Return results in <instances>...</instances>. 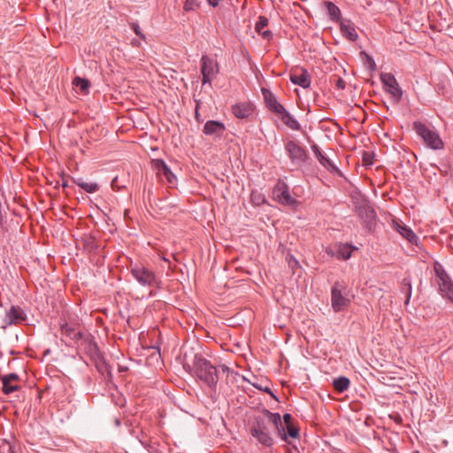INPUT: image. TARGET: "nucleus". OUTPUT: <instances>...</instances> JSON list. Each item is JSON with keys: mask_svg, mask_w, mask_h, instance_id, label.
<instances>
[{"mask_svg": "<svg viewBox=\"0 0 453 453\" xmlns=\"http://www.w3.org/2000/svg\"><path fill=\"white\" fill-rule=\"evenodd\" d=\"M184 369L197 380L203 381L211 388H215L220 373H228L230 369L226 365L214 366L211 361L201 354H196L190 364L184 355Z\"/></svg>", "mask_w": 453, "mask_h": 453, "instance_id": "obj_1", "label": "nucleus"}, {"mask_svg": "<svg viewBox=\"0 0 453 453\" xmlns=\"http://www.w3.org/2000/svg\"><path fill=\"white\" fill-rule=\"evenodd\" d=\"M269 418L266 416H257L254 418L250 426V434L261 444L270 447L273 444V439L269 433Z\"/></svg>", "mask_w": 453, "mask_h": 453, "instance_id": "obj_2", "label": "nucleus"}, {"mask_svg": "<svg viewBox=\"0 0 453 453\" xmlns=\"http://www.w3.org/2000/svg\"><path fill=\"white\" fill-rule=\"evenodd\" d=\"M413 129L418 136L422 138L426 145L432 150H442L444 142L441 139L439 134L429 128L426 124L419 121L413 123Z\"/></svg>", "mask_w": 453, "mask_h": 453, "instance_id": "obj_3", "label": "nucleus"}, {"mask_svg": "<svg viewBox=\"0 0 453 453\" xmlns=\"http://www.w3.org/2000/svg\"><path fill=\"white\" fill-rule=\"evenodd\" d=\"M350 303V298L346 285L335 281L331 288V304L334 312L343 311Z\"/></svg>", "mask_w": 453, "mask_h": 453, "instance_id": "obj_4", "label": "nucleus"}, {"mask_svg": "<svg viewBox=\"0 0 453 453\" xmlns=\"http://www.w3.org/2000/svg\"><path fill=\"white\" fill-rule=\"evenodd\" d=\"M131 274L139 284L150 288H159L160 280L157 278L155 273L149 268L135 264L131 267Z\"/></svg>", "mask_w": 453, "mask_h": 453, "instance_id": "obj_5", "label": "nucleus"}, {"mask_svg": "<svg viewBox=\"0 0 453 453\" xmlns=\"http://www.w3.org/2000/svg\"><path fill=\"white\" fill-rule=\"evenodd\" d=\"M440 293L453 303V281L441 265H434Z\"/></svg>", "mask_w": 453, "mask_h": 453, "instance_id": "obj_6", "label": "nucleus"}, {"mask_svg": "<svg viewBox=\"0 0 453 453\" xmlns=\"http://www.w3.org/2000/svg\"><path fill=\"white\" fill-rule=\"evenodd\" d=\"M285 150L291 164L296 168L302 166L309 157L306 150L294 140H289L285 143Z\"/></svg>", "mask_w": 453, "mask_h": 453, "instance_id": "obj_7", "label": "nucleus"}, {"mask_svg": "<svg viewBox=\"0 0 453 453\" xmlns=\"http://www.w3.org/2000/svg\"><path fill=\"white\" fill-rule=\"evenodd\" d=\"M61 332L64 335L69 337L74 341H83V343L87 345L88 350L91 355L96 354L98 351L97 345L89 337H85L81 331H77L75 326L68 323L61 325Z\"/></svg>", "mask_w": 453, "mask_h": 453, "instance_id": "obj_8", "label": "nucleus"}, {"mask_svg": "<svg viewBox=\"0 0 453 453\" xmlns=\"http://www.w3.org/2000/svg\"><path fill=\"white\" fill-rule=\"evenodd\" d=\"M263 414L269 418V421L273 425L280 437L284 441H287L285 426L293 424L292 416L288 413H285L281 418L279 413H273L268 410H264Z\"/></svg>", "mask_w": 453, "mask_h": 453, "instance_id": "obj_9", "label": "nucleus"}, {"mask_svg": "<svg viewBox=\"0 0 453 453\" xmlns=\"http://www.w3.org/2000/svg\"><path fill=\"white\" fill-rule=\"evenodd\" d=\"M201 73L203 75V85L208 83L211 84V80L216 77L219 73V65L217 61L203 55L201 58Z\"/></svg>", "mask_w": 453, "mask_h": 453, "instance_id": "obj_10", "label": "nucleus"}, {"mask_svg": "<svg viewBox=\"0 0 453 453\" xmlns=\"http://www.w3.org/2000/svg\"><path fill=\"white\" fill-rule=\"evenodd\" d=\"M380 80L386 92L390 94L396 102H399L402 98L403 91L395 76L390 73H384L380 74Z\"/></svg>", "mask_w": 453, "mask_h": 453, "instance_id": "obj_11", "label": "nucleus"}, {"mask_svg": "<svg viewBox=\"0 0 453 453\" xmlns=\"http://www.w3.org/2000/svg\"><path fill=\"white\" fill-rule=\"evenodd\" d=\"M152 167L159 178H165L168 184L174 185L176 183V176L162 159H153L151 161Z\"/></svg>", "mask_w": 453, "mask_h": 453, "instance_id": "obj_12", "label": "nucleus"}, {"mask_svg": "<svg viewBox=\"0 0 453 453\" xmlns=\"http://www.w3.org/2000/svg\"><path fill=\"white\" fill-rule=\"evenodd\" d=\"M290 81L303 88H308L311 86V75L308 71L302 67H296L290 72Z\"/></svg>", "mask_w": 453, "mask_h": 453, "instance_id": "obj_13", "label": "nucleus"}, {"mask_svg": "<svg viewBox=\"0 0 453 453\" xmlns=\"http://www.w3.org/2000/svg\"><path fill=\"white\" fill-rule=\"evenodd\" d=\"M263 97L266 107L274 114H277L283 111L285 108L280 104L274 96V94L267 88H262Z\"/></svg>", "mask_w": 453, "mask_h": 453, "instance_id": "obj_14", "label": "nucleus"}, {"mask_svg": "<svg viewBox=\"0 0 453 453\" xmlns=\"http://www.w3.org/2000/svg\"><path fill=\"white\" fill-rule=\"evenodd\" d=\"M26 320V314L19 306L12 305L6 312L4 322L7 326L21 323Z\"/></svg>", "mask_w": 453, "mask_h": 453, "instance_id": "obj_15", "label": "nucleus"}, {"mask_svg": "<svg viewBox=\"0 0 453 453\" xmlns=\"http://www.w3.org/2000/svg\"><path fill=\"white\" fill-rule=\"evenodd\" d=\"M353 247L348 243H339L327 250L338 259L347 260L351 257Z\"/></svg>", "mask_w": 453, "mask_h": 453, "instance_id": "obj_16", "label": "nucleus"}, {"mask_svg": "<svg viewBox=\"0 0 453 453\" xmlns=\"http://www.w3.org/2000/svg\"><path fill=\"white\" fill-rule=\"evenodd\" d=\"M273 194L277 197L278 201L282 204L293 205L296 202V199L290 196L288 188L284 183L278 185L274 188Z\"/></svg>", "mask_w": 453, "mask_h": 453, "instance_id": "obj_17", "label": "nucleus"}, {"mask_svg": "<svg viewBox=\"0 0 453 453\" xmlns=\"http://www.w3.org/2000/svg\"><path fill=\"white\" fill-rule=\"evenodd\" d=\"M19 380V377L16 373H9L1 377V380L3 383L2 391L5 395H10L11 393L19 390V387L18 385L12 384V382Z\"/></svg>", "mask_w": 453, "mask_h": 453, "instance_id": "obj_18", "label": "nucleus"}, {"mask_svg": "<svg viewBox=\"0 0 453 453\" xmlns=\"http://www.w3.org/2000/svg\"><path fill=\"white\" fill-rule=\"evenodd\" d=\"M276 115H278L282 123L291 130H301V125L299 122L286 110V108H284L282 111L277 113Z\"/></svg>", "mask_w": 453, "mask_h": 453, "instance_id": "obj_19", "label": "nucleus"}, {"mask_svg": "<svg viewBox=\"0 0 453 453\" xmlns=\"http://www.w3.org/2000/svg\"><path fill=\"white\" fill-rule=\"evenodd\" d=\"M252 111L253 108L248 103H239L232 106V113L238 119H246Z\"/></svg>", "mask_w": 453, "mask_h": 453, "instance_id": "obj_20", "label": "nucleus"}, {"mask_svg": "<svg viewBox=\"0 0 453 453\" xmlns=\"http://www.w3.org/2000/svg\"><path fill=\"white\" fill-rule=\"evenodd\" d=\"M225 129V126L222 122L209 120L203 127V133L208 135L221 134Z\"/></svg>", "mask_w": 453, "mask_h": 453, "instance_id": "obj_21", "label": "nucleus"}, {"mask_svg": "<svg viewBox=\"0 0 453 453\" xmlns=\"http://www.w3.org/2000/svg\"><path fill=\"white\" fill-rule=\"evenodd\" d=\"M268 19L265 16H259L258 20L256 23L255 30L264 39L270 40L273 36V33L270 30H265V27L268 26Z\"/></svg>", "mask_w": 453, "mask_h": 453, "instance_id": "obj_22", "label": "nucleus"}, {"mask_svg": "<svg viewBox=\"0 0 453 453\" xmlns=\"http://www.w3.org/2000/svg\"><path fill=\"white\" fill-rule=\"evenodd\" d=\"M395 229L411 243L417 242L418 237L411 228L407 227L406 226H403L400 223L395 222Z\"/></svg>", "mask_w": 453, "mask_h": 453, "instance_id": "obj_23", "label": "nucleus"}, {"mask_svg": "<svg viewBox=\"0 0 453 453\" xmlns=\"http://www.w3.org/2000/svg\"><path fill=\"white\" fill-rule=\"evenodd\" d=\"M341 32L343 36L351 42L357 41L358 37L355 27L350 21L341 23Z\"/></svg>", "mask_w": 453, "mask_h": 453, "instance_id": "obj_24", "label": "nucleus"}, {"mask_svg": "<svg viewBox=\"0 0 453 453\" xmlns=\"http://www.w3.org/2000/svg\"><path fill=\"white\" fill-rule=\"evenodd\" d=\"M349 380L347 377L341 376L334 380L333 386L337 392L342 393L349 388Z\"/></svg>", "mask_w": 453, "mask_h": 453, "instance_id": "obj_25", "label": "nucleus"}, {"mask_svg": "<svg viewBox=\"0 0 453 453\" xmlns=\"http://www.w3.org/2000/svg\"><path fill=\"white\" fill-rule=\"evenodd\" d=\"M74 182L87 193H95L99 189V185L95 182H87L82 179L75 180Z\"/></svg>", "mask_w": 453, "mask_h": 453, "instance_id": "obj_26", "label": "nucleus"}, {"mask_svg": "<svg viewBox=\"0 0 453 453\" xmlns=\"http://www.w3.org/2000/svg\"><path fill=\"white\" fill-rule=\"evenodd\" d=\"M401 291L405 295V304H408L411 297V283L408 278H404L402 281Z\"/></svg>", "mask_w": 453, "mask_h": 453, "instance_id": "obj_27", "label": "nucleus"}, {"mask_svg": "<svg viewBox=\"0 0 453 453\" xmlns=\"http://www.w3.org/2000/svg\"><path fill=\"white\" fill-rule=\"evenodd\" d=\"M73 84L79 88L80 90L84 94L88 93L90 85L88 80L81 77H75L73 81Z\"/></svg>", "mask_w": 453, "mask_h": 453, "instance_id": "obj_28", "label": "nucleus"}, {"mask_svg": "<svg viewBox=\"0 0 453 453\" xmlns=\"http://www.w3.org/2000/svg\"><path fill=\"white\" fill-rule=\"evenodd\" d=\"M326 6L331 19L336 20L340 19L341 11L334 3L326 2Z\"/></svg>", "mask_w": 453, "mask_h": 453, "instance_id": "obj_29", "label": "nucleus"}, {"mask_svg": "<svg viewBox=\"0 0 453 453\" xmlns=\"http://www.w3.org/2000/svg\"><path fill=\"white\" fill-rule=\"evenodd\" d=\"M317 159L328 171L334 172L337 170L334 163L324 154H319V157H318Z\"/></svg>", "mask_w": 453, "mask_h": 453, "instance_id": "obj_30", "label": "nucleus"}, {"mask_svg": "<svg viewBox=\"0 0 453 453\" xmlns=\"http://www.w3.org/2000/svg\"><path fill=\"white\" fill-rule=\"evenodd\" d=\"M200 2L198 0H186L183 9L185 12H192L199 8Z\"/></svg>", "mask_w": 453, "mask_h": 453, "instance_id": "obj_31", "label": "nucleus"}, {"mask_svg": "<svg viewBox=\"0 0 453 453\" xmlns=\"http://www.w3.org/2000/svg\"><path fill=\"white\" fill-rule=\"evenodd\" d=\"M250 199H251L252 203L257 206H259L265 203V196L258 192L253 191L250 195Z\"/></svg>", "mask_w": 453, "mask_h": 453, "instance_id": "obj_32", "label": "nucleus"}, {"mask_svg": "<svg viewBox=\"0 0 453 453\" xmlns=\"http://www.w3.org/2000/svg\"><path fill=\"white\" fill-rule=\"evenodd\" d=\"M285 432L287 437L289 436L291 438H297L299 435V430L293 424L285 426Z\"/></svg>", "mask_w": 453, "mask_h": 453, "instance_id": "obj_33", "label": "nucleus"}, {"mask_svg": "<svg viewBox=\"0 0 453 453\" xmlns=\"http://www.w3.org/2000/svg\"><path fill=\"white\" fill-rule=\"evenodd\" d=\"M362 162L365 166H370L373 164V153L364 151L362 155Z\"/></svg>", "mask_w": 453, "mask_h": 453, "instance_id": "obj_34", "label": "nucleus"}, {"mask_svg": "<svg viewBox=\"0 0 453 453\" xmlns=\"http://www.w3.org/2000/svg\"><path fill=\"white\" fill-rule=\"evenodd\" d=\"M131 29L134 32V34L140 38V40H146L145 35L142 32L140 26L137 22L130 23Z\"/></svg>", "mask_w": 453, "mask_h": 453, "instance_id": "obj_35", "label": "nucleus"}, {"mask_svg": "<svg viewBox=\"0 0 453 453\" xmlns=\"http://www.w3.org/2000/svg\"><path fill=\"white\" fill-rule=\"evenodd\" d=\"M364 213L365 215L366 219L368 220V224L372 225L373 224L372 220L375 218L374 211L372 209H371L370 207H367V208L364 209Z\"/></svg>", "mask_w": 453, "mask_h": 453, "instance_id": "obj_36", "label": "nucleus"}, {"mask_svg": "<svg viewBox=\"0 0 453 453\" xmlns=\"http://www.w3.org/2000/svg\"><path fill=\"white\" fill-rule=\"evenodd\" d=\"M335 85H336L337 88L344 89L345 87H346V82H345V81L343 79L337 78Z\"/></svg>", "mask_w": 453, "mask_h": 453, "instance_id": "obj_37", "label": "nucleus"}, {"mask_svg": "<svg viewBox=\"0 0 453 453\" xmlns=\"http://www.w3.org/2000/svg\"><path fill=\"white\" fill-rule=\"evenodd\" d=\"M196 109H195V118H196V121L201 122L202 119H200V114H199V107H200L201 103L199 101H196Z\"/></svg>", "mask_w": 453, "mask_h": 453, "instance_id": "obj_38", "label": "nucleus"}, {"mask_svg": "<svg viewBox=\"0 0 453 453\" xmlns=\"http://www.w3.org/2000/svg\"><path fill=\"white\" fill-rule=\"evenodd\" d=\"M257 388L262 390V391H265L266 393H268L273 398L276 399L277 400V397L276 395L272 392V390L270 389V388L268 387H265V388H263L262 387H259V386H255Z\"/></svg>", "mask_w": 453, "mask_h": 453, "instance_id": "obj_39", "label": "nucleus"}, {"mask_svg": "<svg viewBox=\"0 0 453 453\" xmlns=\"http://www.w3.org/2000/svg\"><path fill=\"white\" fill-rule=\"evenodd\" d=\"M311 150H312V151H313V153H314V155H315V157L317 158L319 157V154H323L317 144L311 145Z\"/></svg>", "mask_w": 453, "mask_h": 453, "instance_id": "obj_40", "label": "nucleus"}, {"mask_svg": "<svg viewBox=\"0 0 453 453\" xmlns=\"http://www.w3.org/2000/svg\"><path fill=\"white\" fill-rule=\"evenodd\" d=\"M208 4L211 7H217L222 0H206Z\"/></svg>", "mask_w": 453, "mask_h": 453, "instance_id": "obj_41", "label": "nucleus"}, {"mask_svg": "<svg viewBox=\"0 0 453 453\" xmlns=\"http://www.w3.org/2000/svg\"><path fill=\"white\" fill-rule=\"evenodd\" d=\"M367 62L370 65L371 69L375 68V63H374L373 59L369 56H367Z\"/></svg>", "mask_w": 453, "mask_h": 453, "instance_id": "obj_42", "label": "nucleus"}, {"mask_svg": "<svg viewBox=\"0 0 453 453\" xmlns=\"http://www.w3.org/2000/svg\"><path fill=\"white\" fill-rule=\"evenodd\" d=\"M131 45L133 47H140L141 46V41L140 40H137V39H133L131 41Z\"/></svg>", "mask_w": 453, "mask_h": 453, "instance_id": "obj_43", "label": "nucleus"}, {"mask_svg": "<svg viewBox=\"0 0 453 453\" xmlns=\"http://www.w3.org/2000/svg\"><path fill=\"white\" fill-rule=\"evenodd\" d=\"M62 187H63V188H66V187H67V183H66L65 181H63V183H62Z\"/></svg>", "mask_w": 453, "mask_h": 453, "instance_id": "obj_44", "label": "nucleus"}]
</instances>
